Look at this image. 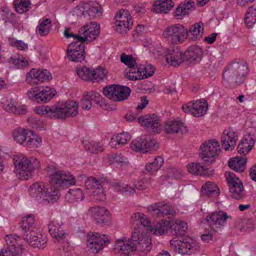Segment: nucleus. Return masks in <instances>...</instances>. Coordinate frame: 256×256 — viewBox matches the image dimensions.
<instances>
[{"instance_id":"nucleus-1","label":"nucleus","mask_w":256,"mask_h":256,"mask_svg":"<svg viewBox=\"0 0 256 256\" xmlns=\"http://www.w3.org/2000/svg\"><path fill=\"white\" fill-rule=\"evenodd\" d=\"M151 248L152 240L150 236L135 228L130 238L122 237L115 241L114 250L120 255L129 256L136 250L147 253Z\"/></svg>"},{"instance_id":"nucleus-2","label":"nucleus","mask_w":256,"mask_h":256,"mask_svg":"<svg viewBox=\"0 0 256 256\" xmlns=\"http://www.w3.org/2000/svg\"><path fill=\"white\" fill-rule=\"evenodd\" d=\"M78 103L70 100L66 102H58L51 106H43L36 107V114L54 119H65L68 116L74 117L78 114Z\"/></svg>"},{"instance_id":"nucleus-3","label":"nucleus","mask_w":256,"mask_h":256,"mask_svg":"<svg viewBox=\"0 0 256 256\" xmlns=\"http://www.w3.org/2000/svg\"><path fill=\"white\" fill-rule=\"evenodd\" d=\"M248 72L247 64L233 60L225 67L222 82L227 87H236L244 82Z\"/></svg>"},{"instance_id":"nucleus-4","label":"nucleus","mask_w":256,"mask_h":256,"mask_svg":"<svg viewBox=\"0 0 256 256\" xmlns=\"http://www.w3.org/2000/svg\"><path fill=\"white\" fill-rule=\"evenodd\" d=\"M34 217L32 214H28L22 218L21 228L24 238L32 246L43 248L46 244V237L41 234L35 235L36 228L34 225Z\"/></svg>"},{"instance_id":"nucleus-5","label":"nucleus","mask_w":256,"mask_h":256,"mask_svg":"<svg viewBox=\"0 0 256 256\" xmlns=\"http://www.w3.org/2000/svg\"><path fill=\"white\" fill-rule=\"evenodd\" d=\"M170 247L174 251L182 254L195 253L200 249L198 244L190 238L178 240L175 237L170 240Z\"/></svg>"},{"instance_id":"nucleus-6","label":"nucleus","mask_w":256,"mask_h":256,"mask_svg":"<svg viewBox=\"0 0 256 256\" xmlns=\"http://www.w3.org/2000/svg\"><path fill=\"white\" fill-rule=\"evenodd\" d=\"M162 35L172 44H181L188 37V29L182 24H174L166 28Z\"/></svg>"},{"instance_id":"nucleus-7","label":"nucleus","mask_w":256,"mask_h":256,"mask_svg":"<svg viewBox=\"0 0 256 256\" xmlns=\"http://www.w3.org/2000/svg\"><path fill=\"white\" fill-rule=\"evenodd\" d=\"M30 194L37 200L42 198L48 202H54L58 199V191L54 190L52 192H48L43 182H35L31 185L29 190Z\"/></svg>"},{"instance_id":"nucleus-8","label":"nucleus","mask_w":256,"mask_h":256,"mask_svg":"<svg viewBox=\"0 0 256 256\" xmlns=\"http://www.w3.org/2000/svg\"><path fill=\"white\" fill-rule=\"evenodd\" d=\"M110 242V238L99 232H88L86 236L87 247L93 252L97 253Z\"/></svg>"},{"instance_id":"nucleus-9","label":"nucleus","mask_w":256,"mask_h":256,"mask_svg":"<svg viewBox=\"0 0 256 256\" xmlns=\"http://www.w3.org/2000/svg\"><path fill=\"white\" fill-rule=\"evenodd\" d=\"M50 178V183L56 189L67 188L76 184L74 177L68 171L56 170Z\"/></svg>"},{"instance_id":"nucleus-10","label":"nucleus","mask_w":256,"mask_h":256,"mask_svg":"<svg viewBox=\"0 0 256 256\" xmlns=\"http://www.w3.org/2000/svg\"><path fill=\"white\" fill-rule=\"evenodd\" d=\"M222 152L218 141L210 140L204 142L199 149V155L202 158H212L215 160Z\"/></svg>"},{"instance_id":"nucleus-11","label":"nucleus","mask_w":256,"mask_h":256,"mask_svg":"<svg viewBox=\"0 0 256 256\" xmlns=\"http://www.w3.org/2000/svg\"><path fill=\"white\" fill-rule=\"evenodd\" d=\"M130 92V90L128 87L116 84L106 86L103 89L104 94L115 101H122L127 99Z\"/></svg>"},{"instance_id":"nucleus-12","label":"nucleus","mask_w":256,"mask_h":256,"mask_svg":"<svg viewBox=\"0 0 256 256\" xmlns=\"http://www.w3.org/2000/svg\"><path fill=\"white\" fill-rule=\"evenodd\" d=\"M66 56L72 62H81L84 60L86 58L84 42L77 40L70 44L66 50Z\"/></svg>"},{"instance_id":"nucleus-13","label":"nucleus","mask_w":256,"mask_h":256,"mask_svg":"<svg viewBox=\"0 0 256 256\" xmlns=\"http://www.w3.org/2000/svg\"><path fill=\"white\" fill-rule=\"evenodd\" d=\"M34 162L38 164V161H14V172L20 180H28L34 169Z\"/></svg>"},{"instance_id":"nucleus-14","label":"nucleus","mask_w":256,"mask_h":256,"mask_svg":"<svg viewBox=\"0 0 256 256\" xmlns=\"http://www.w3.org/2000/svg\"><path fill=\"white\" fill-rule=\"evenodd\" d=\"M52 78L51 74L46 70H40L32 68L26 74V81L30 84L36 85L46 80H48Z\"/></svg>"},{"instance_id":"nucleus-15","label":"nucleus","mask_w":256,"mask_h":256,"mask_svg":"<svg viewBox=\"0 0 256 256\" xmlns=\"http://www.w3.org/2000/svg\"><path fill=\"white\" fill-rule=\"evenodd\" d=\"M100 25L94 22H92L82 26L78 30V34L86 41L92 42L100 34Z\"/></svg>"},{"instance_id":"nucleus-16","label":"nucleus","mask_w":256,"mask_h":256,"mask_svg":"<svg viewBox=\"0 0 256 256\" xmlns=\"http://www.w3.org/2000/svg\"><path fill=\"white\" fill-rule=\"evenodd\" d=\"M230 218L227 214L222 211L214 212L206 218V222L209 225L213 231H215L216 228L220 226H224L228 218Z\"/></svg>"},{"instance_id":"nucleus-17","label":"nucleus","mask_w":256,"mask_h":256,"mask_svg":"<svg viewBox=\"0 0 256 256\" xmlns=\"http://www.w3.org/2000/svg\"><path fill=\"white\" fill-rule=\"evenodd\" d=\"M238 140V134L232 128L225 130L220 138L221 144L225 150H232L236 146Z\"/></svg>"},{"instance_id":"nucleus-18","label":"nucleus","mask_w":256,"mask_h":256,"mask_svg":"<svg viewBox=\"0 0 256 256\" xmlns=\"http://www.w3.org/2000/svg\"><path fill=\"white\" fill-rule=\"evenodd\" d=\"M63 223L61 220H50L48 224V232L50 235L58 242H60L66 237V233L63 229Z\"/></svg>"},{"instance_id":"nucleus-19","label":"nucleus","mask_w":256,"mask_h":256,"mask_svg":"<svg viewBox=\"0 0 256 256\" xmlns=\"http://www.w3.org/2000/svg\"><path fill=\"white\" fill-rule=\"evenodd\" d=\"M90 212L93 218L98 224H106L110 222V214L108 210L104 207H92L90 208Z\"/></svg>"},{"instance_id":"nucleus-20","label":"nucleus","mask_w":256,"mask_h":256,"mask_svg":"<svg viewBox=\"0 0 256 256\" xmlns=\"http://www.w3.org/2000/svg\"><path fill=\"white\" fill-rule=\"evenodd\" d=\"M82 15L90 19L100 17L102 14L100 5L96 2H90L84 4L82 7Z\"/></svg>"},{"instance_id":"nucleus-21","label":"nucleus","mask_w":256,"mask_h":256,"mask_svg":"<svg viewBox=\"0 0 256 256\" xmlns=\"http://www.w3.org/2000/svg\"><path fill=\"white\" fill-rule=\"evenodd\" d=\"M138 121L142 126L150 128L154 132L158 133L160 130V120L155 114L140 116L138 118Z\"/></svg>"},{"instance_id":"nucleus-22","label":"nucleus","mask_w":256,"mask_h":256,"mask_svg":"<svg viewBox=\"0 0 256 256\" xmlns=\"http://www.w3.org/2000/svg\"><path fill=\"white\" fill-rule=\"evenodd\" d=\"M8 246L7 250L8 252H12L16 256L22 252V244L20 242V238L16 235H7L5 238Z\"/></svg>"},{"instance_id":"nucleus-23","label":"nucleus","mask_w":256,"mask_h":256,"mask_svg":"<svg viewBox=\"0 0 256 256\" xmlns=\"http://www.w3.org/2000/svg\"><path fill=\"white\" fill-rule=\"evenodd\" d=\"M164 130L168 134L180 133L182 135H184L188 132L187 128L184 125L183 123L176 120L166 122L164 127Z\"/></svg>"},{"instance_id":"nucleus-24","label":"nucleus","mask_w":256,"mask_h":256,"mask_svg":"<svg viewBox=\"0 0 256 256\" xmlns=\"http://www.w3.org/2000/svg\"><path fill=\"white\" fill-rule=\"evenodd\" d=\"M150 212H154V214L158 216H164L166 215H173L174 211L172 206L168 204L161 202L150 205L148 208Z\"/></svg>"},{"instance_id":"nucleus-25","label":"nucleus","mask_w":256,"mask_h":256,"mask_svg":"<svg viewBox=\"0 0 256 256\" xmlns=\"http://www.w3.org/2000/svg\"><path fill=\"white\" fill-rule=\"evenodd\" d=\"M203 55L202 50L201 47L192 45L190 46L184 52L186 62L189 63L200 62Z\"/></svg>"},{"instance_id":"nucleus-26","label":"nucleus","mask_w":256,"mask_h":256,"mask_svg":"<svg viewBox=\"0 0 256 256\" xmlns=\"http://www.w3.org/2000/svg\"><path fill=\"white\" fill-rule=\"evenodd\" d=\"M152 145L153 147H155V144L153 141L148 142L144 138H138L132 142L130 148L133 150L146 153L148 152L146 149L151 148Z\"/></svg>"},{"instance_id":"nucleus-27","label":"nucleus","mask_w":256,"mask_h":256,"mask_svg":"<svg viewBox=\"0 0 256 256\" xmlns=\"http://www.w3.org/2000/svg\"><path fill=\"white\" fill-rule=\"evenodd\" d=\"M184 55V53L178 49L170 50L166 56V61L174 66H178L183 62H186L185 56Z\"/></svg>"},{"instance_id":"nucleus-28","label":"nucleus","mask_w":256,"mask_h":256,"mask_svg":"<svg viewBox=\"0 0 256 256\" xmlns=\"http://www.w3.org/2000/svg\"><path fill=\"white\" fill-rule=\"evenodd\" d=\"M203 25L202 22H199L191 26L189 30H188L187 38L192 41L200 39L204 32Z\"/></svg>"},{"instance_id":"nucleus-29","label":"nucleus","mask_w":256,"mask_h":256,"mask_svg":"<svg viewBox=\"0 0 256 256\" xmlns=\"http://www.w3.org/2000/svg\"><path fill=\"white\" fill-rule=\"evenodd\" d=\"M169 228L172 234L183 236L185 234L188 227L186 222L180 220H176L174 222H170Z\"/></svg>"},{"instance_id":"nucleus-30","label":"nucleus","mask_w":256,"mask_h":256,"mask_svg":"<svg viewBox=\"0 0 256 256\" xmlns=\"http://www.w3.org/2000/svg\"><path fill=\"white\" fill-rule=\"evenodd\" d=\"M38 92L36 98V102H46L55 96L52 89L48 86L38 88Z\"/></svg>"},{"instance_id":"nucleus-31","label":"nucleus","mask_w":256,"mask_h":256,"mask_svg":"<svg viewBox=\"0 0 256 256\" xmlns=\"http://www.w3.org/2000/svg\"><path fill=\"white\" fill-rule=\"evenodd\" d=\"M171 0H158L154 4V11L156 13L167 14L174 6Z\"/></svg>"},{"instance_id":"nucleus-32","label":"nucleus","mask_w":256,"mask_h":256,"mask_svg":"<svg viewBox=\"0 0 256 256\" xmlns=\"http://www.w3.org/2000/svg\"><path fill=\"white\" fill-rule=\"evenodd\" d=\"M142 68H138V64L136 66H130L127 68L124 72V75L126 78L131 80H142Z\"/></svg>"},{"instance_id":"nucleus-33","label":"nucleus","mask_w":256,"mask_h":256,"mask_svg":"<svg viewBox=\"0 0 256 256\" xmlns=\"http://www.w3.org/2000/svg\"><path fill=\"white\" fill-rule=\"evenodd\" d=\"M32 130L28 129L18 128L12 132L14 139L20 144H25L26 139L30 136Z\"/></svg>"},{"instance_id":"nucleus-34","label":"nucleus","mask_w":256,"mask_h":256,"mask_svg":"<svg viewBox=\"0 0 256 256\" xmlns=\"http://www.w3.org/2000/svg\"><path fill=\"white\" fill-rule=\"evenodd\" d=\"M187 169L189 173L192 174H199L200 176H208V168L204 166L200 165L197 162H192L187 166Z\"/></svg>"},{"instance_id":"nucleus-35","label":"nucleus","mask_w":256,"mask_h":256,"mask_svg":"<svg viewBox=\"0 0 256 256\" xmlns=\"http://www.w3.org/2000/svg\"><path fill=\"white\" fill-rule=\"evenodd\" d=\"M131 220L133 224L136 225L140 224L146 228V230H152V226L150 221L146 218L142 213L134 214L131 217Z\"/></svg>"},{"instance_id":"nucleus-36","label":"nucleus","mask_w":256,"mask_h":256,"mask_svg":"<svg viewBox=\"0 0 256 256\" xmlns=\"http://www.w3.org/2000/svg\"><path fill=\"white\" fill-rule=\"evenodd\" d=\"M208 104L204 100H197L194 102L192 114L196 117H200L204 115L208 110Z\"/></svg>"},{"instance_id":"nucleus-37","label":"nucleus","mask_w":256,"mask_h":256,"mask_svg":"<svg viewBox=\"0 0 256 256\" xmlns=\"http://www.w3.org/2000/svg\"><path fill=\"white\" fill-rule=\"evenodd\" d=\"M244 22L248 28H252L256 24V6H250L247 9Z\"/></svg>"},{"instance_id":"nucleus-38","label":"nucleus","mask_w":256,"mask_h":256,"mask_svg":"<svg viewBox=\"0 0 256 256\" xmlns=\"http://www.w3.org/2000/svg\"><path fill=\"white\" fill-rule=\"evenodd\" d=\"M202 194L207 196H214L219 193V190L213 182H206L202 187Z\"/></svg>"},{"instance_id":"nucleus-39","label":"nucleus","mask_w":256,"mask_h":256,"mask_svg":"<svg viewBox=\"0 0 256 256\" xmlns=\"http://www.w3.org/2000/svg\"><path fill=\"white\" fill-rule=\"evenodd\" d=\"M66 199L70 202H78L84 198V193L80 188L70 189L66 195Z\"/></svg>"},{"instance_id":"nucleus-40","label":"nucleus","mask_w":256,"mask_h":256,"mask_svg":"<svg viewBox=\"0 0 256 256\" xmlns=\"http://www.w3.org/2000/svg\"><path fill=\"white\" fill-rule=\"evenodd\" d=\"M194 4V2H184L180 4L175 10L174 16L180 18L179 17L188 14L189 10L193 8Z\"/></svg>"},{"instance_id":"nucleus-41","label":"nucleus","mask_w":256,"mask_h":256,"mask_svg":"<svg viewBox=\"0 0 256 256\" xmlns=\"http://www.w3.org/2000/svg\"><path fill=\"white\" fill-rule=\"evenodd\" d=\"M4 108L6 111L12 112L15 114H24L27 112L25 106H16L12 102L6 100L4 104Z\"/></svg>"},{"instance_id":"nucleus-42","label":"nucleus","mask_w":256,"mask_h":256,"mask_svg":"<svg viewBox=\"0 0 256 256\" xmlns=\"http://www.w3.org/2000/svg\"><path fill=\"white\" fill-rule=\"evenodd\" d=\"M170 222L166 220H162L157 223L153 228L151 232L156 235H162L166 232L170 228Z\"/></svg>"},{"instance_id":"nucleus-43","label":"nucleus","mask_w":256,"mask_h":256,"mask_svg":"<svg viewBox=\"0 0 256 256\" xmlns=\"http://www.w3.org/2000/svg\"><path fill=\"white\" fill-rule=\"evenodd\" d=\"M114 20L115 23L127 22L133 24L130 12L124 10H120L116 15Z\"/></svg>"},{"instance_id":"nucleus-44","label":"nucleus","mask_w":256,"mask_h":256,"mask_svg":"<svg viewBox=\"0 0 256 256\" xmlns=\"http://www.w3.org/2000/svg\"><path fill=\"white\" fill-rule=\"evenodd\" d=\"M225 177L229 186L230 190H231L232 188H236L237 186H240L239 185H240V184H242L240 180L232 172H226L225 173Z\"/></svg>"},{"instance_id":"nucleus-45","label":"nucleus","mask_w":256,"mask_h":256,"mask_svg":"<svg viewBox=\"0 0 256 256\" xmlns=\"http://www.w3.org/2000/svg\"><path fill=\"white\" fill-rule=\"evenodd\" d=\"M30 0H14V6L16 11L22 14L28 11L30 8Z\"/></svg>"},{"instance_id":"nucleus-46","label":"nucleus","mask_w":256,"mask_h":256,"mask_svg":"<svg viewBox=\"0 0 256 256\" xmlns=\"http://www.w3.org/2000/svg\"><path fill=\"white\" fill-rule=\"evenodd\" d=\"M76 73L78 76L85 80H93V70H91L86 66H83L80 68H76Z\"/></svg>"},{"instance_id":"nucleus-47","label":"nucleus","mask_w":256,"mask_h":256,"mask_svg":"<svg viewBox=\"0 0 256 256\" xmlns=\"http://www.w3.org/2000/svg\"><path fill=\"white\" fill-rule=\"evenodd\" d=\"M85 150L90 153L97 154L103 150L102 146L94 141L82 142Z\"/></svg>"},{"instance_id":"nucleus-48","label":"nucleus","mask_w":256,"mask_h":256,"mask_svg":"<svg viewBox=\"0 0 256 256\" xmlns=\"http://www.w3.org/2000/svg\"><path fill=\"white\" fill-rule=\"evenodd\" d=\"M78 180L80 181L84 180L85 187L87 190H92L98 183V181L95 178L92 176L86 178L84 174H80L78 177Z\"/></svg>"},{"instance_id":"nucleus-49","label":"nucleus","mask_w":256,"mask_h":256,"mask_svg":"<svg viewBox=\"0 0 256 256\" xmlns=\"http://www.w3.org/2000/svg\"><path fill=\"white\" fill-rule=\"evenodd\" d=\"M42 143V139L38 135L34 134L32 130L30 136L28 138V140L26 142L24 146L28 148H38L40 146Z\"/></svg>"},{"instance_id":"nucleus-50","label":"nucleus","mask_w":256,"mask_h":256,"mask_svg":"<svg viewBox=\"0 0 256 256\" xmlns=\"http://www.w3.org/2000/svg\"><path fill=\"white\" fill-rule=\"evenodd\" d=\"M247 161H228V166L233 170L238 172H244L246 168Z\"/></svg>"},{"instance_id":"nucleus-51","label":"nucleus","mask_w":256,"mask_h":256,"mask_svg":"<svg viewBox=\"0 0 256 256\" xmlns=\"http://www.w3.org/2000/svg\"><path fill=\"white\" fill-rule=\"evenodd\" d=\"M50 26V20L48 18H46L40 23L39 26L37 27L36 30L41 36H46L48 34Z\"/></svg>"},{"instance_id":"nucleus-52","label":"nucleus","mask_w":256,"mask_h":256,"mask_svg":"<svg viewBox=\"0 0 256 256\" xmlns=\"http://www.w3.org/2000/svg\"><path fill=\"white\" fill-rule=\"evenodd\" d=\"M131 138L130 135L127 132H122L113 136L112 139L116 142L118 145H124L130 140Z\"/></svg>"},{"instance_id":"nucleus-53","label":"nucleus","mask_w":256,"mask_h":256,"mask_svg":"<svg viewBox=\"0 0 256 256\" xmlns=\"http://www.w3.org/2000/svg\"><path fill=\"white\" fill-rule=\"evenodd\" d=\"M91 194L96 200L102 201L105 199V194L100 184L98 183L97 186L90 190Z\"/></svg>"},{"instance_id":"nucleus-54","label":"nucleus","mask_w":256,"mask_h":256,"mask_svg":"<svg viewBox=\"0 0 256 256\" xmlns=\"http://www.w3.org/2000/svg\"><path fill=\"white\" fill-rule=\"evenodd\" d=\"M112 188L114 191L117 192H129L130 194H134L135 192L133 188L130 187L128 184H121L118 182L114 184Z\"/></svg>"},{"instance_id":"nucleus-55","label":"nucleus","mask_w":256,"mask_h":256,"mask_svg":"<svg viewBox=\"0 0 256 256\" xmlns=\"http://www.w3.org/2000/svg\"><path fill=\"white\" fill-rule=\"evenodd\" d=\"M120 61L125 64L127 68L132 66H136V62L134 58L132 55H127L123 53L120 56Z\"/></svg>"},{"instance_id":"nucleus-56","label":"nucleus","mask_w":256,"mask_h":256,"mask_svg":"<svg viewBox=\"0 0 256 256\" xmlns=\"http://www.w3.org/2000/svg\"><path fill=\"white\" fill-rule=\"evenodd\" d=\"M12 158V160H30L26 156L22 154H14L12 156H8L7 154H4L2 155L0 154V160H3L6 159ZM37 158H32L30 160H38Z\"/></svg>"},{"instance_id":"nucleus-57","label":"nucleus","mask_w":256,"mask_h":256,"mask_svg":"<svg viewBox=\"0 0 256 256\" xmlns=\"http://www.w3.org/2000/svg\"><path fill=\"white\" fill-rule=\"evenodd\" d=\"M152 181L150 177H144L138 181L135 184V186L138 189L144 190L150 185Z\"/></svg>"},{"instance_id":"nucleus-58","label":"nucleus","mask_w":256,"mask_h":256,"mask_svg":"<svg viewBox=\"0 0 256 256\" xmlns=\"http://www.w3.org/2000/svg\"><path fill=\"white\" fill-rule=\"evenodd\" d=\"M116 24V30L121 34H126L130 28H132L133 24L122 22L115 23Z\"/></svg>"},{"instance_id":"nucleus-59","label":"nucleus","mask_w":256,"mask_h":256,"mask_svg":"<svg viewBox=\"0 0 256 256\" xmlns=\"http://www.w3.org/2000/svg\"><path fill=\"white\" fill-rule=\"evenodd\" d=\"M91 102L93 101L96 104H100L102 106L103 103V98L100 94L99 93L96 92H90L86 94Z\"/></svg>"},{"instance_id":"nucleus-60","label":"nucleus","mask_w":256,"mask_h":256,"mask_svg":"<svg viewBox=\"0 0 256 256\" xmlns=\"http://www.w3.org/2000/svg\"><path fill=\"white\" fill-rule=\"evenodd\" d=\"M240 186H237L236 188H232L230 190L232 194V197L236 199L239 200L243 197V184H240Z\"/></svg>"},{"instance_id":"nucleus-61","label":"nucleus","mask_w":256,"mask_h":256,"mask_svg":"<svg viewBox=\"0 0 256 256\" xmlns=\"http://www.w3.org/2000/svg\"><path fill=\"white\" fill-rule=\"evenodd\" d=\"M164 161H154L146 166V170L149 172L157 171L162 166Z\"/></svg>"},{"instance_id":"nucleus-62","label":"nucleus","mask_w":256,"mask_h":256,"mask_svg":"<svg viewBox=\"0 0 256 256\" xmlns=\"http://www.w3.org/2000/svg\"><path fill=\"white\" fill-rule=\"evenodd\" d=\"M155 72V68L151 64H148L142 68V79L149 78L152 76Z\"/></svg>"},{"instance_id":"nucleus-63","label":"nucleus","mask_w":256,"mask_h":256,"mask_svg":"<svg viewBox=\"0 0 256 256\" xmlns=\"http://www.w3.org/2000/svg\"><path fill=\"white\" fill-rule=\"evenodd\" d=\"M9 62L16 66L18 68L26 67L28 64V62L24 58H17L12 57L10 58Z\"/></svg>"},{"instance_id":"nucleus-64","label":"nucleus","mask_w":256,"mask_h":256,"mask_svg":"<svg viewBox=\"0 0 256 256\" xmlns=\"http://www.w3.org/2000/svg\"><path fill=\"white\" fill-rule=\"evenodd\" d=\"M106 70L102 68H98L96 70H93V79L96 80H101L103 79V78L106 76Z\"/></svg>"}]
</instances>
